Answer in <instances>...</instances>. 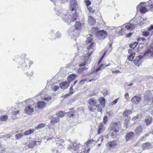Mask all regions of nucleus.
<instances>
[{
	"mask_svg": "<svg viewBox=\"0 0 153 153\" xmlns=\"http://www.w3.org/2000/svg\"><path fill=\"white\" fill-rule=\"evenodd\" d=\"M23 102L26 103L25 112L27 114H31L36 108V103L31 99L26 100Z\"/></svg>",
	"mask_w": 153,
	"mask_h": 153,
	"instance_id": "1",
	"label": "nucleus"
},
{
	"mask_svg": "<svg viewBox=\"0 0 153 153\" xmlns=\"http://www.w3.org/2000/svg\"><path fill=\"white\" fill-rule=\"evenodd\" d=\"M111 136H113L115 135L121 128V123L120 122L113 123L111 124Z\"/></svg>",
	"mask_w": 153,
	"mask_h": 153,
	"instance_id": "2",
	"label": "nucleus"
},
{
	"mask_svg": "<svg viewBox=\"0 0 153 153\" xmlns=\"http://www.w3.org/2000/svg\"><path fill=\"white\" fill-rule=\"evenodd\" d=\"M46 90L45 89H43L40 93L37 95L35 97L40 96L41 99L42 100H44L46 101L50 100L52 99L51 97L48 95V94L45 92Z\"/></svg>",
	"mask_w": 153,
	"mask_h": 153,
	"instance_id": "3",
	"label": "nucleus"
},
{
	"mask_svg": "<svg viewBox=\"0 0 153 153\" xmlns=\"http://www.w3.org/2000/svg\"><path fill=\"white\" fill-rule=\"evenodd\" d=\"M82 146L79 143H74L68 146V148L72 152L74 151L80 150L82 148Z\"/></svg>",
	"mask_w": 153,
	"mask_h": 153,
	"instance_id": "4",
	"label": "nucleus"
},
{
	"mask_svg": "<svg viewBox=\"0 0 153 153\" xmlns=\"http://www.w3.org/2000/svg\"><path fill=\"white\" fill-rule=\"evenodd\" d=\"M107 35V33L106 31L101 30H100L97 33L96 36L99 40L102 41L105 38Z\"/></svg>",
	"mask_w": 153,
	"mask_h": 153,
	"instance_id": "5",
	"label": "nucleus"
},
{
	"mask_svg": "<svg viewBox=\"0 0 153 153\" xmlns=\"http://www.w3.org/2000/svg\"><path fill=\"white\" fill-rule=\"evenodd\" d=\"M143 57V56L141 55H139L138 56L136 57L135 59L133 61L134 65L137 66H140L142 62V60Z\"/></svg>",
	"mask_w": 153,
	"mask_h": 153,
	"instance_id": "6",
	"label": "nucleus"
},
{
	"mask_svg": "<svg viewBox=\"0 0 153 153\" xmlns=\"http://www.w3.org/2000/svg\"><path fill=\"white\" fill-rule=\"evenodd\" d=\"M143 5V4L141 3L137 7V10H139L141 13H145L148 11V10L145 6Z\"/></svg>",
	"mask_w": 153,
	"mask_h": 153,
	"instance_id": "7",
	"label": "nucleus"
},
{
	"mask_svg": "<svg viewBox=\"0 0 153 153\" xmlns=\"http://www.w3.org/2000/svg\"><path fill=\"white\" fill-rule=\"evenodd\" d=\"M94 45L95 44L94 43H92L89 44L88 46L87 47V49L88 50H87V51L88 53L87 54L88 57L90 56L92 54V52L94 51L93 47Z\"/></svg>",
	"mask_w": 153,
	"mask_h": 153,
	"instance_id": "8",
	"label": "nucleus"
},
{
	"mask_svg": "<svg viewBox=\"0 0 153 153\" xmlns=\"http://www.w3.org/2000/svg\"><path fill=\"white\" fill-rule=\"evenodd\" d=\"M144 56L146 58L151 59L153 57V49H148L144 53Z\"/></svg>",
	"mask_w": 153,
	"mask_h": 153,
	"instance_id": "9",
	"label": "nucleus"
},
{
	"mask_svg": "<svg viewBox=\"0 0 153 153\" xmlns=\"http://www.w3.org/2000/svg\"><path fill=\"white\" fill-rule=\"evenodd\" d=\"M152 97V93L150 91H148L144 96L145 101L146 102H148L150 101V99Z\"/></svg>",
	"mask_w": 153,
	"mask_h": 153,
	"instance_id": "10",
	"label": "nucleus"
},
{
	"mask_svg": "<svg viewBox=\"0 0 153 153\" xmlns=\"http://www.w3.org/2000/svg\"><path fill=\"white\" fill-rule=\"evenodd\" d=\"M60 12H61L62 13H60L59 16L62 17V19L64 21H66L67 20H68V18L70 19L68 17V15L67 14L66 11L64 10L62 12V11L60 10Z\"/></svg>",
	"mask_w": 153,
	"mask_h": 153,
	"instance_id": "11",
	"label": "nucleus"
},
{
	"mask_svg": "<svg viewBox=\"0 0 153 153\" xmlns=\"http://www.w3.org/2000/svg\"><path fill=\"white\" fill-rule=\"evenodd\" d=\"M33 64L32 61L29 60L28 59H26L24 60V62L22 64L23 67L26 68L29 66V67Z\"/></svg>",
	"mask_w": 153,
	"mask_h": 153,
	"instance_id": "12",
	"label": "nucleus"
},
{
	"mask_svg": "<svg viewBox=\"0 0 153 153\" xmlns=\"http://www.w3.org/2000/svg\"><path fill=\"white\" fill-rule=\"evenodd\" d=\"M143 130V128L141 126H140L136 128L134 130L135 134L137 136H140Z\"/></svg>",
	"mask_w": 153,
	"mask_h": 153,
	"instance_id": "13",
	"label": "nucleus"
},
{
	"mask_svg": "<svg viewBox=\"0 0 153 153\" xmlns=\"http://www.w3.org/2000/svg\"><path fill=\"white\" fill-rule=\"evenodd\" d=\"M125 27L128 30H131L137 27V24L127 23L125 25Z\"/></svg>",
	"mask_w": 153,
	"mask_h": 153,
	"instance_id": "14",
	"label": "nucleus"
},
{
	"mask_svg": "<svg viewBox=\"0 0 153 153\" xmlns=\"http://www.w3.org/2000/svg\"><path fill=\"white\" fill-rule=\"evenodd\" d=\"M70 83L68 82H62L59 84L60 87L62 89H67Z\"/></svg>",
	"mask_w": 153,
	"mask_h": 153,
	"instance_id": "15",
	"label": "nucleus"
},
{
	"mask_svg": "<svg viewBox=\"0 0 153 153\" xmlns=\"http://www.w3.org/2000/svg\"><path fill=\"white\" fill-rule=\"evenodd\" d=\"M94 142V141L93 140H89L87 142L85 143V148L84 149H85V148H86V151H87V150L88 151V149L90 148L89 147L92 146L91 145Z\"/></svg>",
	"mask_w": 153,
	"mask_h": 153,
	"instance_id": "16",
	"label": "nucleus"
},
{
	"mask_svg": "<svg viewBox=\"0 0 153 153\" xmlns=\"http://www.w3.org/2000/svg\"><path fill=\"white\" fill-rule=\"evenodd\" d=\"M88 102L90 105L94 106L96 105L97 101L95 98H91L88 101Z\"/></svg>",
	"mask_w": 153,
	"mask_h": 153,
	"instance_id": "17",
	"label": "nucleus"
},
{
	"mask_svg": "<svg viewBox=\"0 0 153 153\" xmlns=\"http://www.w3.org/2000/svg\"><path fill=\"white\" fill-rule=\"evenodd\" d=\"M118 142L116 140L108 142L107 144V146L111 148L114 147L118 145Z\"/></svg>",
	"mask_w": 153,
	"mask_h": 153,
	"instance_id": "18",
	"label": "nucleus"
},
{
	"mask_svg": "<svg viewBox=\"0 0 153 153\" xmlns=\"http://www.w3.org/2000/svg\"><path fill=\"white\" fill-rule=\"evenodd\" d=\"M141 98L140 97L135 96L131 99V101L134 104H138L140 101Z\"/></svg>",
	"mask_w": 153,
	"mask_h": 153,
	"instance_id": "19",
	"label": "nucleus"
},
{
	"mask_svg": "<svg viewBox=\"0 0 153 153\" xmlns=\"http://www.w3.org/2000/svg\"><path fill=\"white\" fill-rule=\"evenodd\" d=\"M46 105V103L44 101L39 102L37 103H36V108H37L39 109H42L45 107Z\"/></svg>",
	"mask_w": 153,
	"mask_h": 153,
	"instance_id": "20",
	"label": "nucleus"
},
{
	"mask_svg": "<svg viewBox=\"0 0 153 153\" xmlns=\"http://www.w3.org/2000/svg\"><path fill=\"white\" fill-rule=\"evenodd\" d=\"M98 128V134H100L103 132L105 129V128L104 127L102 123H100L99 125Z\"/></svg>",
	"mask_w": 153,
	"mask_h": 153,
	"instance_id": "21",
	"label": "nucleus"
},
{
	"mask_svg": "<svg viewBox=\"0 0 153 153\" xmlns=\"http://www.w3.org/2000/svg\"><path fill=\"white\" fill-rule=\"evenodd\" d=\"M142 146L144 149H150L153 147V146L151 143L149 142H147L143 144Z\"/></svg>",
	"mask_w": 153,
	"mask_h": 153,
	"instance_id": "22",
	"label": "nucleus"
},
{
	"mask_svg": "<svg viewBox=\"0 0 153 153\" xmlns=\"http://www.w3.org/2000/svg\"><path fill=\"white\" fill-rule=\"evenodd\" d=\"M60 121V119L57 117H53L51 120V124L54 125L55 123H58Z\"/></svg>",
	"mask_w": 153,
	"mask_h": 153,
	"instance_id": "23",
	"label": "nucleus"
},
{
	"mask_svg": "<svg viewBox=\"0 0 153 153\" xmlns=\"http://www.w3.org/2000/svg\"><path fill=\"white\" fill-rule=\"evenodd\" d=\"M88 22L89 24L91 25H94L95 24L96 21L94 18L91 16H88Z\"/></svg>",
	"mask_w": 153,
	"mask_h": 153,
	"instance_id": "24",
	"label": "nucleus"
},
{
	"mask_svg": "<svg viewBox=\"0 0 153 153\" xmlns=\"http://www.w3.org/2000/svg\"><path fill=\"white\" fill-rule=\"evenodd\" d=\"M134 134L133 132H129L127 133L126 136V140H128L131 139L134 136Z\"/></svg>",
	"mask_w": 153,
	"mask_h": 153,
	"instance_id": "25",
	"label": "nucleus"
},
{
	"mask_svg": "<svg viewBox=\"0 0 153 153\" xmlns=\"http://www.w3.org/2000/svg\"><path fill=\"white\" fill-rule=\"evenodd\" d=\"M76 76V74H70L68 77L67 79L68 81L70 82L74 79Z\"/></svg>",
	"mask_w": 153,
	"mask_h": 153,
	"instance_id": "26",
	"label": "nucleus"
},
{
	"mask_svg": "<svg viewBox=\"0 0 153 153\" xmlns=\"http://www.w3.org/2000/svg\"><path fill=\"white\" fill-rule=\"evenodd\" d=\"M77 13L76 12H74L73 13L72 16H70L71 19L70 20L71 22H74L76 20L77 18Z\"/></svg>",
	"mask_w": 153,
	"mask_h": 153,
	"instance_id": "27",
	"label": "nucleus"
},
{
	"mask_svg": "<svg viewBox=\"0 0 153 153\" xmlns=\"http://www.w3.org/2000/svg\"><path fill=\"white\" fill-rule=\"evenodd\" d=\"M76 29L77 30H79L83 26V24L81 23L80 22H77L75 25Z\"/></svg>",
	"mask_w": 153,
	"mask_h": 153,
	"instance_id": "28",
	"label": "nucleus"
},
{
	"mask_svg": "<svg viewBox=\"0 0 153 153\" xmlns=\"http://www.w3.org/2000/svg\"><path fill=\"white\" fill-rule=\"evenodd\" d=\"M123 31L121 27H116L115 32L118 33H119L120 35H123Z\"/></svg>",
	"mask_w": 153,
	"mask_h": 153,
	"instance_id": "29",
	"label": "nucleus"
},
{
	"mask_svg": "<svg viewBox=\"0 0 153 153\" xmlns=\"http://www.w3.org/2000/svg\"><path fill=\"white\" fill-rule=\"evenodd\" d=\"M98 30L99 28L97 27H93L91 30V32L93 34H95L96 36L97 33L100 31Z\"/></svg>",
	"mask_w": 153,
	"mask_h": 153,
	"instance_id": "30",
	"label": "nucleus"
},
{
	"mask_svg": "<svg viewBox=\"0 0 153 153\" xmlns=\"http://www.w3.org/2000/svg\"><path fill=\"white\" fill-rule=\"evenodd\" d=\"M94 73H95L94 71L93 72H91L86 74H85L84 76L85 77H89V78L90 79L91 77L93 76H95V74H94Z\"/></svg>",
	"mask_w": 153,
	"mask_h": 153,
	"instance_id": "31",
	"label": "nucleus"
},
{
	"mask_svg": "<svg viewBox=\"0 0 153 153\" xmlns=\"http://www.w3.org/2000/svg\"><path fill=\"white\" fill-rule=\"evenodd\" d=\"M36 144V141L34 140H30L29 142L28 146L29 148H33L35 146Z\"/></svg>",
	"mask_w": 153,
	"mask_h": 153,
	"instance_id": "32",
	"label": "nucleus"
},
{
	"mask_svg": "<svg viewBox=\"0 0 153 153\" xmlns=\"http://www.w3.org/2000/svg\"><path fill=\"white\" fill-rule=\"evenodd\" d=\"M65 114V111H60L56 114V115L58 117L61 118L63 117Z\"/></svg>",
	"mask_w": 153,
	"mask_h": 153,
	"instance_id": "33",
	"label": "nucleus"
},
{
	"mask_svg": "<svg viewBox=\"0 0 153 153\" xmlns=\"http://www.w3.org/2000/svg\"><path fill=\"white\" fill-rule=\"evenodd\" d=\"M132 111L131 110H126L123 113V115L125 117H128L132 113Z\"/></svg>",
	"mask_w": 153,
	"mask_h": 153,
	"instance_id": "34",
	"label": "nucleus"
},
{
	"mask_svg": "<svg viewBox=\"0 0 153 153\" xmlns=\"http://www.w3.org/2000/svg\"><path fill=\"white\" fill-rule=\"evenodd\" d=\"M146 123V124L148 126L152 122V118L151 117H148L145 119L144 120Z\"/></svg>",
	"mask_w": 153,
	"mask_h": 153,
	"instance_id": "35",
	"label": "nucleus"
},
{
	"mask_svg": "<svg viewBox=\"0 0 153 153\" xmlns=\"http://www.w3.org/2000/svg\"><path fill=\"white\" fill-rule=\"evenodd\" d=\"M100 103L103 108H104L105 105V100L104 98L100 97L99 99Z\"/></svg>",
	"mask_w": 153,
	"mask_h": 153,
	"instance_id": "36",
	"label": "nucleus"
},
{
	"mask_svg": "<svg viewBox=\"0 0 153 153\" xmlns=\"http://www.w3.org/2000/svg\"><path fill=\"white\" fill-rule=\"evenodd\" d=\"M88 69V68L86 66L79 68L77 70V72L79 73H81L82 72Z\"/></svg>",
	"mask_w": 153,
	"mask_h": 153,
	"instance_id": "37",
	"label": "nucleus"
},
{
	"mask_svg": "<svg viewBox=\"0 0 153 153\" xmlns=\"http://www.w3.org/2000/svg\"><path fill=\"white\" fill-rule=\"evenodd\" d=\"M135 53L134 52L131 53L128 57V59L129 60L132 61L135 56Z\"/></svg>",
	"mask_w": 153,
	"mask_h": 153,
	"instance_id": "38",
	"label": "nucleus"
},
{
	"mask_svg": "<svg viewBox=\"0 0 153 153\" xmlns=\"http://www.w3.org/2000/svg\"><path fill=\"white\" fill-rule=\"evenodd\" d=\"M140 21L139 23L137 24V25L138 24V25L140 26H142L143 24L146 23L145 22L146 20V19H144L141 17H140Z\"/></svg>",
	"mask_w": 153,
	"mask_h": 153,
	"instance_id": "39",
	"label": "nucleus"
},
{
	"mask_svg": "<svg viewBox=\"0 0 153 153\" xmlns=\"http://www.w3.org/2000/svg\"><path fill=\"white\" fill-rule=\"evenodd\" d=\"M8 118V116L7 115L1 116L0 117V120L1 121H6Z\"/></svg>",
	"mask_w": 153,
	"mask_h": 153,
	"instance_id": "40",
	"label": "nucleus"
},
{
	"mask_svg": "<svg viewBox=\"0 0 153 153\" xmlns=\"http://www.w3.org/2000/svg\"><path fill=\"white\" fill-rule=\"evenodd\" d=\"M45 126V124L43 123H40L39 124L38 126L36 127V129H39L44 127Z\"/></svg>",
	"mask_w": 153,
	"mask_h": 153,
	"instance_id": "41",
	"label": "nucleus"
},
{
	"mask_svg": "<svg viewBox=\"0 0 153 153\" xmlns=\"http://www.w3.org/2000/svg\"><path fill=\"white\" fill-rule=\"evenodd\" d=\"M92 40V36L91 34L88 35L87 38L86 42L88 43L91 42Z\"/></svg>",
	"mask_w": 153,
	"mask_h": 153,
	"instance_id": "42",
	"label": "nucleus"
},
{
	"mask_svg": "<svg viewBox=\"0 0 153 153\" xmlns=\"http://www.w3.org/2000/svg\"><path fill=\"white\" fill-rule=\"evenodd\" d=\"M103 64H101L98 68L97 69L95 70L94 71L95 73H97L98 71L102 70L103 69Z\"/></svg>",
	"mask_w": 153,
	"mask_h": 153,
	"instance_id": "43",
	"label": "nucleus"
},
{
	"mask_svg": "<svg viewBox=\"0 0 153 153\" xmlns=\"http://www.w3.org/2000/svg\"><path fill=\"white\" fill-rule=\"evenodd\" d=\"M99 76L98 74H95V76L93 77V78L91 79L89 81L91 82L93 80L95 81L96 79H98Z\"/></svg>",
	"mask_w": 153,
	"mask_h": 153,
	"instance_id": "44",
	"label": "nucleus"
},
{
	"mask_svg": "<svg viewBox=\"0 0 153 153\" xmlns=\"http://www.w3.org/2000/svg\"><path fill=\"white\" fill-rule=\"evenodd\" d=\"M150 34V33L148 31H145L143 32L142 35L145 37H147Z\"/></svg>",
	"mask_w": 153,
	"mask_h": 153,
	"instance_id": "45",
	"label": "nucleus"
},
{
	"mask_svg": "<svg viewBox=\"0 0 153 153\" xmlns=\"http://www.w3.org/2000/svg\"><path fill=\"white\" fill-rule=\"evenodd\" d=\"M137 44H138V43L137 42H134V43L131 44L130 45V47L131 48L134 49L136 47V46H137Z\"/></svg>",
	"mask_w": 153,
	"mask_h": 153,
	"instance_id": "46",
	"label": "nucleus"
},
{
	"mask_svg": "<svg viewBox=\"0 0 153 153\" xmlns=\"http://www.w3.org/2000/svg\"><path fill=\"white\" fill-rule=\"evenodd\" d=\"M24 135V134H23L22 133L17 134L16 135V138L17 139H19L21 138Z\"/></svg>",
	"mask_w": 153,
	"mask_h": 153,
	"instance_id": "47",
	"label": "nucleus"
},
{
	"mask_svg": "<svg viewBox=\"0 0 153 153\" xmlns=\"http://www.w3.org/2000/svg\"><path fill=\"white\" fill-rule=\"evenodd\" d=\"M137 40L138 41H146V39L144 37H140L138 38L137 39Z\"/></svg>",
	"mask_w": 153,
	"mask_h": 153,
	"instance_id": "48",
	"label": "nucleus"
},
{
	"mask_svg": "<svg viewBox=\"0 0 153 153\" xmlns=\"http://www.w3.org/2000/svg\"><path fill=\"white\" fill-rule=\"evenodd\" d=\"M90 78H85L84 79H82L79 82V84H83L85 82L87 81L88 79Z\"/></svg>",
	"mask_w": 153,
	"mask_h": 153,
	"instance_id": "49",
	"label": "nucleus"
},
{
	"mask_svg": "<svg viewBox=\"0 0 153 153\" xmlns=\"http://www.w3.org/2000/svg\"><path fill=\"white\" fill-rule=\"evenodd\" d=\"M95 106H96V108H97V109L98 111H102V108L101 105H96Z\"/></svg>",
	"mask_w": 153,
	"mask_h": 153,
	"instance_id": "50",
	"label": "nucleus"
},
{
	"mask_svg": "<svg viewBox=\"0 0 153 153\" xmlns=\"http://www.w3.org/2000/svg\"><path fill=\"white\" fill-rule=\"evenodd\" d=\"M88 108L89 110L92 112H94L95 110V109L93 108L91 105L88 106Z\"/></svg>",
	"mask_w": 153,
	"mask_h": 153,
	"instance_id": "51",
	"label": "nucleus"
},
{
	"mask_svg": "<svg viewBox=\"0 0 153 153\" xmlns=\"http://www.w3.org/2000/svg\"><path fill=\"white\" fill-rule=\"evenodd\" d=\"M59 88V87L56 85H54L52 87V89L54 91H56Z\"/></svg>",
	"mask_w": 153,
	"mask_h": 153,
	"instance_id": "52",
	"label": "nucleus"
},
{
	"mask_svg": "<svg viewBox=\"0 0 153 153\" xmlns=\"http://www.w3.org/2000/svg\"><path fill=\"white\" fill-rule=\"evenodd\" d=\"M55 36L57 38H60L61 36V33L59 32H58L55 35Z\"/></svg>",
	"mask_w": 153,
	"mask_h": 153,
	"instance_id": "53",
	"label": "nucleus"
},
{
	"mask_svg": "<svg viewBox=\"0 0 153 153\" xmlns=\"http://www.w3.org/2000/svg\"><path fill=\"white\" fill-rule=\"evenodd\" d=\"M85 2L87 7L89 6L91 4V2L89 0H85Z\"/></svg>",
	"mask_w": 153,
	"mask_h": 153,
	"instance_id": "54",
	"label": "nucleus"
},
{
	"mask_svg": "<svg viewBox=\"0 0 153 153\" xmlns=\"http://www.w3.org/2000/svg\"><path fill=\"white\" fill-rule=\"evenodd\" d=\"M87 7L90 12L93 13L94 12V10L91 6H89Z\"/></svg>",
	"mask_w": 153,
	"mask_h": 153,
	"instance_id": "55",
	"label": "nucleus"
},
{
	"mask_svg": "<svg viewBox=\"0 0 153 153\" xmlns=\"http://www.w3.org/2000/svg\"><path fill=\"white\" fill-rule=\"evenodd\" d=\"M106 52H105L104 53H103V55L101 57L100 59V60L99 61V62L98 63L99 64L102 61V60L103 58L105 57V56L106 54Z\"/></svg>",
	"mask_w": 153,
	"mask_h": 153,
	"instance_id": "56",
	"label": "nucleus"
},
{
	"mask_svg": "<svg viewBox=\"0 0 153 153\" xmlns=\"http://www.w3.org/2000/svg\"><path fill=\"white\" fill-rule=\"evenodd\" d=\"M24 135L25 136H27L30 134L29 130L26 131L23 133Z\"/></svg>",
	"mask_w": 153,
	"mask_h": 153,
	"instance_id": "57",
	"label": "nucleus"
},
{
	"mask_svg": "<svg viewBox=\"0 0 153 153\" xmlns=\"http://www.w3.org/2000/svg\"><path fill=\"white\" fill-rule=\"evenodd\" d=\"M150 2H151V3L150 4V7L149 8L150 9H152L153 7V0H150L149 1V3L150 4Z\"/></svg>",
	"mask_w": 153,
	"mask_h": 153,
	"instance_id": "58",
	"label": "nucleus"
},
{
	"mask_svg": "<svg viewBox=\"0 0 153 153\" xmlns=\"http://www.w3.org/2000/svg\"><path fill=\"white\" fill-rule=\"evenodd\" d=\"M26 74L28 76H30L33 75V72L32 71H31L30 72H27Z\"/></svg>",
	"mask_w": 153,
	"mask_h": 153,
	"instance_id": "59",
	"label": "nucleus"
},
{
	"mask_svg": "<svg viewBox=\"0 0 153 153\" xmlns=\"http://www.w3.org/2000/svg\"><path fill=\"white\" fill-rule=\"evenodd\" d=\"M108 120V117L107 116H105L103 118V121L105 124H106Z\"/></svg>",
	"mask_w": 153,
	"mask_h": 153,
	"instance_id": "60",
	"label": "nucleus"
},
{
	"mask_svg": "<svg viewBox=\"0 0 153 153\" xmlns=\"http://www.w3.org/2000/svg\"><path fill=\"white\" fill-rule=\"evenodd\" d=\"M90 149V148H89L88 149V151L87 150V151H86V148H85V149H84V150L83 151H82L81 152H80V153H88V152H89Z\"/></svg>",
	"mask_w": 153,
	"mask_h": 153,
	"instance_id": "61",
	"label": "nucleus"
},
{
	"mask_svg": "<svg viewBox=\"0 0 153 153\" xmlns=\"http://www.w3.org/2000/svg\"><path fill=\"white\" fill-rule=\"evenodd\" d=\"M19 112H20V110H17L16 111H13L12 113L14 115H16V114H19Z\"/></svg>",
	"mask_w": 153,
	"mask_h": 153,
	"instance_id": "62",
	"label": "nucleus"
},
{
	"mask_svg": "<svg viewBox=\"0 0 153 153\" xmlns=\"http://www.w3.org/2000/svg\"><path fill=\"white\" fill-rule=\"evenodd\" d=\"M118 100V98H117L114 101H113L111 103V104L112 105H114L116 104Z\"/></svg>",
	"mask_w": 153,
	"mask_h": 153,
	"instance_id": "63",
	"label": "nucleus"
},
{
	"mask_svg": "<svg viewBox=\"0 0 153 153\" xmlns=\"http://www.w3.org/2000/svg\"><path fill=\"white\" fill-rule=\"evenodd\" d=\"M125 98L126 100H127L128 98L129 95L128 93H126L124 95Z\"/></svg>",
	"mask_w": 153,
	"mask_h": 153,
	"instance_id": "64",
	"label": "nucleus"
}]
</instances>
